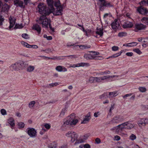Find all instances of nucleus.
Instances as JSON below:
<instances>
[{"label": "nucleus", "instance_id": "nucleus-41", "mask_svg": "<svg viewBox=\"0 0 148 148\" xmlns=\"http://www.w3.org/2000/svg\"><path fill=\"white\" fill-rule=\"evenodd\" d=\"M4 19L3 16L0 14V26H2L3 24Z\"/></svg>", "mask_w": 148, "mask_h": 148}, {"label": "nucleus", "instance_id": "nucleus-23", "mask_svg": "<svg viewBox=\"0 0 148 148\" xmlns=\"http://www.w3.org/2000/svg\"><path fill=\"white\" fill-rule=\"evenodd\" d=\"M117 92L116 91L114 92H109V97L112 98L115 97L117 95Z\"/></svg>", "mask_w": 148, "mask_h": 148}, {"label": "nucleus", "instance_id": "nucleus-46", "mask_svg": "<svg viewBox=\"0 0 148 148\" xmlns=\"http://www.w3.org/2000/svg\"><path fill=\"white\" fill-rule=\"evenodd\" d=\"M95 82L98 83H100L102 82L101 77H95Z\"/></svg>", "mask_w": 148, "mask_h": 148}, {"label": "nucleus", "instance_id": "nucleus-21", "mask_svg": "<svg viewBox=\"0 0 148 148\" xmlns=\"http://www.w3.org/2000/svg\"><path fill=\"white\" fill-rule=\"evenodd\" d=\"M10 8V6L7 4H5L3 5L2 9L4 12L8 11Z\"/></svg>", "mask_w": 148, "mask_h": 148}, {"label": "nucleus", "instance_id": "nucleus-39", "mask_svg": "<svg viewBox=\"0 0 148 148\" xmlns=\"http://www.w3.org/2000/svg\"><path fill=\"white\" fill-rule=\"evenodd\" d=\"M138 89L140 91L143 92H145L146 90L145 87H139L138 88Z\"/></svg>", "mask_w": 148, "mask_h": 148}, {"label": "nucleus", "instance_id": "nucleus-55", "mask_svg": "<svg viewBox=\"0 0 148 148\" xmlns=\"http://www.w3.org/2000/svg\"><path fill=\"white\" fill-rule=\"evenodd\" d=\"M15 18H10V23H15Z\"/></svg>", "mask_w": 148, "mask_h": 148}, {"label": "nucleus", "instance_id": "nucleus-29", "mask_svg": "<svg viewBox=\"0 0 148 148\" xmlns=\"http://www.w3.org/2000/svg\"><path fill=\"white\" fill-rule=\"evenodd\" d=\"M141 21L145 24L148 25V18L146 17H143L142 18Z\"/></svg>", "mask_w": 148, "mask_h": 148}, {"label": "nucleus", "instance_id": "nucleus-6", "mask_svg": "<svg viewBox=\"0 0 148 148\" xmlns=\"http://www.w3.org/2000/svg\"><path fill=\"white\" fill-rule=\"evenodd\" d=\"M89 136L90 134H87L81 136L80 137L81 139L77 140L74 143L75 145L84 142V140L87 139Z\"/></svg>", "mask_w": 148, "mask_h": 148}, {"label": "nucleus", "instance_id": "nucleus-7", "mask_svg": "<svg viewBox=\"0 0 148 148\" xmlns=\"http://www.w3.org/2000/svg\"><path fill=\"white\" fill-rule=\"evenodd\" d=\"M27 129V133L30 137H34L36 136L37 132L34 128H28Z\"/></svg>", "mask_w": 148, "mask_h": 148}, {"label": "nucleus", "instance_id": "nucleus-37", "mask_svg": "<svg viewBox=\"0 0 148 148\" xmlns=\"http://www.w3.org/2000/svg\"><path fill=\"white\" fill-rule=\"evenodd\" d=\"M18 125L19 127V128H23L24 127L25 124L24 123L20 122L18 123Z\"/></svg>", "mask_w": 148, "mask_h": 148}, {"label": "nucleus", "instance_id": "nucleus-13", "mask_svg": "<svg viewBox=\"0 0 148 148\" xmlns=\"http://www.w3.org/2000/svg\"><path fill=\"white\" fill-rule=\"evenodd\" d=\"M63 7H60L56 8V10L54 11L53 14L55 16L61 15L62 14Z\"/></svg>", "mask_w": 148, "mask_h": 148}, {"label": "nucleus", "instance_id": "nucleus-52", "mask_svg": "<svg viewBox=\"0 0 148 148\" xmlns=\"http://www.w3.org/2000/svg\"><path fill=\"white\" fill-rule=\"evenodd\" d=\"M114 105H111V107L110 108L109 110V113L108 114H109L110 113V116L111 115V113H112V110H113L114 108Z\"/></svg>", "mask_w": 148, "mask_h": 148}, {"label": "nucleus", "instance_id": "nucleus-10", "mask_svg": "<svg viewBox=\"0 0 148 148\" xmlns=\"http://www.w3.org/2000/svg\"><path fill=\"white\" fill-rule=\"evenodd\" d=\"M14 4L16 7H19L21 8H24L25 7V3L20 0H15L14 1Z\"/></svg>", "mask_w": 148, "mask_h": 148}, {"label": "nucleus", "instance_id": "nucleus-35", "mask_svg": "<svg viewBox=\"0 0 148 148\" xmlns=\"http://www.w3.org/2000/svg\"><path fill=\"white\" fill-rule=\"evenodd\" d=\"M147 1H145V0L142 1H141L139 2V4H140V6H145L147 5Z\"/></svg>", "mask_w": 148, "mask_h": 148}, {"label": "nucleus", "instance_id": "nucleus-19", "mask_svg": "<svg viewBox=\"0 0 148 148\" xmlns=\"http://www.w3.org/2000/svg\"><path fill=\"white\" fill-rule=\"evenodd\" d=\"M8 123L12 127L15 126L14 120L12 118H10L8 120Z\"/></svg>", "mask_w": 148, "mask_h": 148}, {"label": "nucleus", "instance_id": "nucleus-47", "mask_svg": "<svg viewBox=\"0 0 148 148\" xmlns=\"http://www.w3.org/2000/svg\"><path fill=\"white\" fill-rule=\"evenodd\" d=\"M22 36L23 38L26 39H28L29 38L28 34H22Z\"/></svg>", "mask_w": 148, "mask_h": 148}, {"label": "nucleus", "instance_id": "nucleus-24", "mask_svg": "<svg viewBox=\"0 0 148 148\" xmlns=\"http://www.w3.org/2000/svg\"><path fill=\"white\" fill-rule=\"evenodd\" d=\"M115 76V75L110 76V75H107L103 77H101L102 81L105 80H106L107 79L110 78H113Z\"/></svg>", "mask_w": 148, "mask_h": 148}, {"label": "nucleus", "instance_id": "nucleus-64", "mask_svg": "<svg viewBox=\"0 0 148 148\" xmlns=\"http://www.w3.org/2000/svg\"><path fill=\"white\" fill-rule=\"evenodd\" d=\"M59 148H67V145H63L59 147Z\"/></svg>", "mask_w": 148, "mask_h": 148}, {"label": "nucleus", "instance_id": "nucleus-4", "mask_svg": "<svg viewBox=\"0 0 148 148\" xmlns=\"http://www.w3.org/2000/svg\"><path fill=\"white\" fill-rule=\"evenodd\" d=\"M66 135L68 137H71V141L72 143H73L75 141L77 140L78 135L75 132L72 131H69L66 133Z\"/></svg>", "mask_w": 148, "mask_h": 148}, {"label": "nucleus", "instance_id": "nucleus-60", "mask_svg": "<svg viewBox=\"0 0 148 148\" xmlns=\"http://www.w3.org/2000/svg\"><path fill=\"white\" fill-rule=\"evenodd\" d=\"M21 43L23 45L27 47L28 48L29 44H28V43L24 42H22Z\"/></svg>", "mask_w": 148, "mask_h": 148}, {"label": "nucleus", "instance_id": "nucleus-34", "mask_svg": "<svg viewBox=\"0 0 148 148\" xmlns=\"http://www.w3.org/2000/svg\"><path fill=\"white\" fill-rule=\"evenodd\" d=\"M95 77H91L89 79V82L91 83H93L95 82Z\"/></svg>", "mask_w": 148, "mask_h": 148}, {"label": "nucleus", "instance_id": "nucleus-25", "mask_svg": "<svg viewBox=\"0 0 148 148\" xmlns=\"http://www.w3.org/2000/svg\"><path fill=\"white\" fill-rule=\"evenodd\" d=\"M35 67L34 66H29L26 69V70L27 72H31L34 69Z\"/></svg>", "mask_w": 148, "mask_h": 148}, {"label": "nucleus", "instance_id": "nucleus-15", "mask_svg": "<svg viewBox=\"0 0 148 148\" xmlns=\"http://www.w3.org/2000/svg\"><path fill=\"white\" fill-rule=\"evenodd\" d=\"M90 112H88L86 116H85L84 119L83 121H82V123H87L91 119V116H90Z\"/></svg>", "mask_w": 148, "mask_h": 148}, {"label": "nucleus", "instance_id": "nucleus-54", "mask_svg": "<svg viewBox=\"0 0 148 148\" xmlns=\"http://www.w3.org/2000/svg\"><path fill=\"white\" fill-rule=\"evenodd\" d=\"M45 127L47 129H49L51 127V125L48 123L45 124L44 125Z\"/></svg>", "mask_w": 148, "mask_h": 148}, {"label": "nucleus", "instance_id": "nucleus-14", "mask_svg": "<svg viewBox=\"0 0 148 148\" xmlns=\"http://www.w3.org/2000/svg\"><path fill=\"white\" fill-rule=\"evenodd\" d=\"M133 26L132 22L127 21L125 22L123 25V27L124 28H131Z\"/></svg>", "mask_w": 148, "mask_h": 148}, {"label": "nucleus", "instance_id": "nucleus-5", "mask_svg": "<svg viewBox=\"0 0 148 148\" xmlns=\"http://www.w3.org/2000/svg\"><path fill=\"white\" fill-rule=\"evenodd\" d=\"M123 117L121 115L115 116L112 119L110 122L112 123H119L124 121Z\"/></svg>", "mask_w": 148, "mask_h": 148}, {"label": "nucleus", "instance_id": "nucleus-40", "mask_svg": "<svg viewBox=\"0 0 148 148\" xmlns=\"http://www.w3.org/2000/svg\"><path fill=\"white\" fill-rule=\"evenodd\" d=\"M138 43L136 42H134L130 43H129V47H132L136 46Z\"/></svg>", "mask_w": 148, "mask_h": 148}, {"label": "nucleus", "instance_id": "nucleus-56", "mask_svg": "<svg viewBox=\"0 0 148 148\" xmlns=\"http://www.w3.org/2000/svg\"><path fill=\"white\" fill-rule=\"evenodd\" d=\"M119 47L117 46H113L112 47V50L113 51H115L118 50Z\"/></svg>", "mask_w": 148, "mask_h": 148}, {"label": "nucleus", "instance_id": "nucleus-33", "mask_svg": "<svg viewBox=\"0 0 148 148\" xmlns=\"http://www.w3.org/2000/svg\"><path fill=\"white\" fill-rule=\"evenodd\" d=\"M104 5L105 6L107 7H110L113 6V5L111 4L110 3H107L106 1L105 2V3H104Z\"/></svg>", "mask_w": 148, "mask_h": 148}, {"label": "nucleus", "instance_id": "nucleus-22", "mask_svg": "<svg viewBox=\"0 0 148 148\" xmlns=\"http://www.w3.org/2000/svg\"><path fill=\"white\" fill-rule=\"evenodd\" d=\"M138 124L139 126L141 125H145V119L142 118L138 121Z\"/></svg>", "mask_w": 148, "mask_h": 148}, {"label": "nucleus", "instance_id": "nucleus-49", "mask_svg": "<svg viewBox=\"0 0 148 148\" xmlns=\"http://www.w3.org/2000/svg\"><path fill=\"white\" fill-rule=\"evenodd\" d=\"M38 47L37 45H29L28 47V48H33L34 49H36L38 48Z\"/></svg>", "mask_w": 148, "mask_h": 148}, {"label": "nucleus", "instance_id": "nucleus-2", "mask_svg": "<svg viewBox=\"0 0 148 148\" xmlns=\"http://www.w3.org/2000/svg\"><path fill=\"white\" fill-rule=\"evenodd\" d=\"M78 122V120L75 118V114L72 113L67 117V119L64 123L63 125L66 126L68 125L73 126L75 125Z\"/></svg>", "mask_w": 148, "mask_h": 148}, {"label": "nucleus", "instance_id": "nucleus-12", "mask_svg": "<svg viewBox=\"0 0 148 148\" xmlns=\"http://www.w3.org/2000/svg\"><path fill=\"white\" fill-rule=\"evenodd\" d=\"M135 31L136 32H138L139 30H143L146 27L145 25L141 23L136 24L135 25Z\"/></svg>", "mask_w": 148, "mask_h": 148}, {"label": "nucleus", "instance_id": "nucleus-20", "mask_svg": "<svg viewBox=\"0 0 148 148\" xmlns=\"http://www.w3.org/2000/svg\"><path fill=\"white\" fill-rule=\"evenodd\" d=\"M56 70L58 71L61 72L62 71H67V69L65 68H62V66H57L56 68Z\"/></svg>", "mask_w": 148, "mask_h": 148}, {"label": "nucleus", "instance_id": "nucleus-31", "mask_svg": "<svg viewBox=\"0 0 148 148\" xmlns=\"http://www.w3.org/2000/svg\"><path fill=\"white\" fill-rule=\"evenodd\" d=\"M66 111V110L65 108L62 109L59 116L60 117H63Z\"/></svg>", "mask_w": 148, "mask_h": 148}, {"label": "nucleus", "instance_id": "nucleus-44", "mask_svg": "<svg viewBox=\"0 0 148 148\" xmlns=\"http://www.w3.org/2000/svg\"><path fill=\"white\" fill-rule=\"evenodd\" d=\"M133 51L139 54H140L142 52L139 49H133Z\"/></svg>", "mask_w": 148, "mask_h": 148}, {"label": "nucleus", "instance_id": "nucleus-26", "mask_svg": "<svg viewBox=\"0 0 148 148\" xmlns=\"http://www.w3.org/2000/svg\"><path fill=\"white\" fill-rule=\"evenodd\" d=\"M58 85V84L57 82H55L54 83H51L49 84L47 86V88H51L54 86H57Z\"/></svg>", "mask_w": 148, "mask_h": 148}, {"label": "nucleus", "instance_id": "nucleus-57", "mask_svg": "<svg viewBox=\"0 0 148 148\" xmlns=\"http://www.w3.org/2000/svg\"><path fill=\"white\" fill-rule=\"evenodd\" d=\"M65 57L69 58H75L76 57V56L75 55H69L65 56Z\"/></svg>", "mask_w": 148, "mask_h": 148}, {"label": "nucleus", "instance_id": "nucleus-42", "mask_svg": "<svg viewBox=\"0 0 148 148\" xmlns=\"http://www.w3.org/2000/svg\"><path fill=\"white\" fill-rule=\"evenodd\" d=\"M130 138L131 140H133L136 139V136L134 134H132L130 136Z\"/></svg>", "mask_w": 148, "mask_h": 148}, {"label": "nucleus", "instance_id": "nucleus-53", "mask_svg": "<svg viewBox=\"0 0 148 148\" xmlns=\"http://www.w3.org/2000/svg\"><path fill=\"white\" fill-rule=\"evenodd\" d=\"M114 128L115 129H116V130L117 131L118 130H119V129L121 130H122L124 128V127L123 126H121L120 127H117H117H115Z\"/></svg>", "mask_w": 148, "mask_h": 148}, {"label": "nucleus", "instance_id": "nucleus-48", "mask_svg": "<svg viewBox=\"0 0 148 148\" xmlns=\"http://www.w3.org/2000/svg\"><path fill=\"white\" fill-rule=\"evenodd\" d=\"M1 112L2 115H5L6 114V111L4 109H2L1 110Z\"/></svg>", "mask_w": 148, "mask_h": 148}, {"label": "nucleus", "instance_id": "nucleus-30", "mask_svg": "<svg viewBox=\"0 0 148 148\" xmlns=\"http://www.w3.org/2000/svg\"><path fill=\"white\" fill-rule=\"evenodd\" d=\"M54 6L56 8L60 7H63V6L60 5V1H58L55 2L54 4Z\"/></svg>", "mask_w": 148, "mask_h": 148}, {"label": "nucleus", "instance_id": "nucleus-27", "mask_svg": "<svg viewBox=\"0 0 148 148\" xmlns=\"http://www.w3.org/2000/svg\"><path fill=\"white\" fill-rule=\"evenodd\" d=\"M107 95L108 94L107 92H105L102 95L99 96V98L100 99L106 98L108 97Z\"/></svg>", "mask_w": 148, "mask_h": 148}, {"label": "nucleus", "instance_id": "nucleus-9", "mask_svg": "<svg viewBox=\"0 0 148 148\" xmlns=\"http://www.w3.org/2000/svg\"><path fill=\"white\" fill-rule=\"evenodd\" d=\"M137 10L139 13L143 15H145L148 13L147 9L142 6L138 7Z\"/></svg>", "mask_w": 148, "mask_h": 148}, {"label": "nucleus", "instance_id": "nucleus-17", "mask_svg": "<svg viewBox=\"0 0 148 148\" xmlns=\"http://www.w3.org/2000/svg\"><path fill=\"white\" fill-rule=\"evenodd\" d=\"M21 66V65H10V68L12 71H18L22 69Z\"/></svg>", "mask_w": 148, "mask_h": 148}, {"label": "nucleus", "instance_id": "nucleus-8", "mask_svg": "<svg viewBox=\"0 0 148 148\" xmlns=\"http://www.w3.org/2000/svg\"><path fill=\"white\" fill-rule=\"evenodd\" d=\"M84 58L86 59L101 60L102 57L99 56H93L89 54H85L84 56Z\"/></svg>", "mask_w": 148, "mask_h": 148}, {"label": "nucleus", "instance_id": "nucleus-59", "mask_svg": "<svg viewBox=\"0 0 148 148\" xmlns=\"http://www.w3.org/2000/svg\"><path fill=\"white\" fill-rule=\"evenodd\" d=\"M121 139L120 137L118 136H115L114 137V139L117 141Z\"/></svg>", "mask_w": 148, "mask_h": 148}, {"label": "nucleus", "instance_id": "nucleus-62", "mask_svg": "<svg viewBox=\"0 0 148 148\" xmlns=\"http://www.w3.org/2000/svg\"><path fill=\"white\" fill-rule=\"evenodd\" d=\"M126 55L128 56H131L133 55V53L132 52H127L126 54Z\"/></svg>", "mask_w": 148, "mask_h": 148}, {"label": "nucleus", "instance_id": "nucleus-3", "mask_svg": "<svg viewBox=\"0 0 148 148\" xmlns=\"http://www.w3.org/2000/svg\"><path fill=\"white\" fill-rule=\"evenodd\" d=\"M49 15H41L38 20L37 21L38 23L40 24H42L43 27L48 28V25L50 20H49L46 16Z\"/></svg>", "mask_w": 148, "mask_h": 148}, {"label": "nucleus", "instance_id": "nucleus-51", "mask_svg": "<svg viewBox=\"0 0 148 148\" xmlns=\"http://www.w3.org/2000/svg\"><path fill=\"white\" fill-rule=\"evenodd\" d=\"M134 127V125L132 124H130L128 126H127L126 128L127 129H131L133 128Z\"/></svg>", "mask_w": 148, "mask_h": 148}, {"label": "nucleus", "instance_id": "nucleus-43", "mask_svg": "<svg viewBox=\"0 0 148 148\" xmlns=\"http://www.w3.org/2000/svg\"><path fill=\"white\" fill-rule=\"evenodd\" d=\"M99 5V9L100 10L102 11L104 9V6L103 3H100Z\"/></svg>", "mask_w": 148, "mask_h": 148}, {"label": "nucleus", "instance_id": "nucleus-38", "mask_svg": "<svg viewBox=\"0 0 148 148\" xmlns=\"http://www.w3.org/2000/svg\"><path fill=\"white\" fill-rule=\"evenodd\" d=\"M127 35V33L125 32H120L119 33L118 36H119L120 37H123L126 36Z\"/></svg>", "mask_w": 148, "mask_h": 148}, {"label": "nucleus", "instance_id": "nucleus-36", "mask_svg": "<svg viewBox=\"0 0 148 148\" xmlns=\"http://www.w3.org/2000/svg\"><path fill=\"white\" fill-rule=\"evenodd\" d=\"M35 103V101H31L29 104V107L30 108H32L34 106Z\"/></svg>", "mask_w": 148, "mask_h": 148}, {"label": "nucleus", "instance_id": "nucleus-16", "mask_svg": "<svg viewBox=\"0 0 148 148\" xmlns=\"http://www.w3.org/2000/svg\"><path fill=\"white\" fill-rule=\"evenodd\" d=\"M33 29L36 30L37 32L38 35L40 34L41 28L40 26L38 24H36L34 25L33 27Z\"/></svg>", "mask_w": 148, "mask_h": 148}, {"label": "nucleus", "instance_id": "nucleus-1", "mask_svg": "<svg viewBox=\"0 0 148 148\" xmlns=\"http://www.w3.org/2000/svg\"><path fill=\"white\" fill-rule=\"evenodd\" d=\"M49 8H47L43 3H40L38 5L39 12L42 15H49L54 10L53 0H47Z\"/></svg>", "mask_w": 148, "mask_h": 148}, {"label": "nucleus", "instance_id": "nucleus-58", "mask_svg": "<svg viewBox=\"0 0 148 148\" xmlns=\"http://www.w3.org/2000/svg\"><path fill=\"white\" fill-rule=\"evenodd\" d=\"M95 141L97 144H99L101 143V141L100 139L98 138H96L95 140Z\"/></svg>", "mask_w": 148, "mask_h": 148}, {"label": "nucleus", "instance_id": "nucleus-45", "mask_svg": "<svg viewBox=\"0 0 148 148\" xmlns=\"http://www.w3.org/2000/svg\"><path fill=\"white\" fill-rule=\"evenodd\" d=\"M129 124L128 122H126L124 123L121 124L117 126V127H120L121 126H123V127Z\"/></svg>", "mask_w": 148, "mask_h": 148}, {"label": "nucleus", "instance_id": "nucleus-63", "mask_svg": "<svg viewBox=\"0 0 148 148\" xmlns=\"http://www.w3.org/2000/svg\"><path fill=\"white\" fill-rule=\"evenodd\" d=\"M15 23H10V25L9 26V28L10 29H11L13 27L14 25H15Z\"/></svg>", "mask_w": 148, "mask_h": 148}, {"label": "nucleus", "instance_id": "nucleus-18", "mask_svg": "<svg viewBox=\"0 0 148 148\" xmlns=\"http://www.w3.org/2000/svg\"><path fill=\"white\" fill-rule=\"evenodd\" d=\"M96 34L99 35L100 37H101L103 35V29L101 28H97L96 29Z\"/></svg>", "mask_w": 148, "mask_h": 148}, {"label": "nucleus", "instance_id": "nucleus-61", "mask_svg": "<svg viewBox=\"0 0 148 148\" xmlns=\"http://www.w3.org/2000/svg\"><path fill=\"white\" fill-rule=\"evenodd\" d=\"M84 148H90V146L89 144H86L84 145Z\"/></svg>", "mask_w": 148, "mask_h": 148}, {"label": "nucleus", "instance_id": "nucleus-28", "mask_svg": "<svg viewBox=\"0 0 148 148\" xmlns=\"http://www.w3.org/2000/svg\"><path fill=\"white\" fill-rule=\"evenodd\" d=\"M122 53V51L119 52L117 53H116L111 56L110 57H109L108 58H107V59L109 58H116L117 57L120 55Z\"/></svg>", "mask_w": 148, "mask_h": 148}, {"label": "nucleus", "instance_id": "nucleus-50", "mask_svg": "<svg viewBox=\"0 0 148 148\" xmlns=\"http://www.w3.org/2000/svg\"><path fill=\"white\" fill-rule=\"evenodd\" d=\"M22 28V26L21 25L16 24L14 28L15 29H20Z\"/></svg>", "mask_w": 148, "mask_h": 148}, {"label": "nucleus", "instance_id": "nucleus-32", "mask_svg": "<svg viewBox=\"0 0 148 148\" xmlns=\"http://www.w3.org/2000/svg\"><path fill=\"white\" fill-rule=\"evenodd\" d=\"M57 147V144L55 143H52L48 145L49 148H55Z\"/></svg>", "mask_w": 148, "mask_h": 148}, {"label": "nucleus", "instance_id": "nucleus-11", "mask_svg": "<svg viewBox=\"0 0 148 148\" xmlns=\"http://www.w3.org/2000/svg\"><path fill=\"white\" fill-rule=\"evenodd\" d=\"M111 27L114 30H116L120 27V25L118 20L115 19L112 23Z\"/></svg>", "mask_w": 148, "mask_h": 148}]
</instances>
